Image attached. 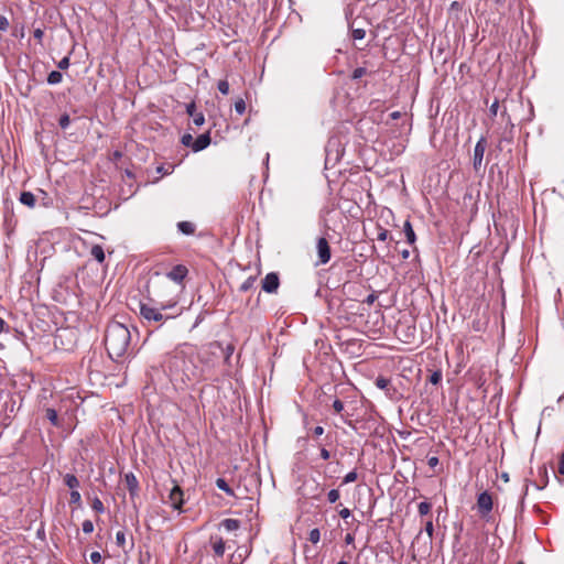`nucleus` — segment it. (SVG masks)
<instances>
[{
  "mask_svg": "<svg viewBox=\"0 0 564 564\" xmlns=\"http://www.w3.org/2000/svg\"><path fill=\"white\" fill-rule=\"evenodd\" d=\"M188 270L183 264L173 267L171 271L166 273V279L174 282H164L161 284L160 290L156 293L159 300H162V308H173L178 303V296L184 289L183 281L186 278Z\"/></svg>",
  "mask_w": 564,
  "mask_h": 564,
  "instance_id": "f257e3e1",
  "label": "nucleus"
},
{
  "mask_svg": "<svg viewBox=\"0 0 564 564\" xmlns=\"http://www.w3.org/2000/svg\"><path fill=\"white\" fill-rule=\"evenodd\" d=\"M131 334L127 326L112 322L107 326L105 334V346L109 357L118 361L123 357L130 346Z\"/></svg>",
  "mask_w": 564,
  "mask_h": 564,
  "instance_id": "f03ea898",
  "label": "nucleus"
},
{
  "mask_svg": "<svg viewBox=\"0 0 564 564\" xmlns=\"http://www.w3.org/2000/svg\"><path fill=\"white\" fill-rule=\"evenodd\" d=\"M162 369L171 379L185 381L191 380L194 376V367L192 360L187 357L183 349L176 348L164 356L161 364Z\"/></svg>",
  "mask_w": 564,
  "mask_h": 564,
  "instance_id": "7ed1b4c3",
  "label": "nucleus"
},
{
  "mask_svg": "<svg viewBox=\"0 0 564 564\" xmlns=\"http://www.w3.org/2000/svg\"><path fill=\"white\" fill-rule=\"evenodd\" d=\"M159 304H160V307H152L148 304L141 303L140 304V315L149 322H151V321L162 322L164 319L172 318L173 316H164L162 314V312H161L163 310L162 308V300H160Z\"/></svg>",
  "mask_w": 564,
  "mask_h": 564,
  "instance_id": "20e7f679",
  "label": "nucleus"
},
{
  "mask_svg": "<svg viewBox=\"0 0 564 564\" xmlns=\"http://www.w3.org/2000/svg\"><path fill=\"white\" fill-rule=\"evenodd\" d=\"M316 251H317V257H318V261L316 262V265L326 264L329 262V260L332 258V251H330V246L326 238L321 237L317 239Z\"/></svg>",
  "mask_w": 564,
  "mask_h": 564,
  "instance_id": "39448f33",
  "label": "nucleus"
},
{
  "mask_svg": "<svg viewBox=\"0 0 564 564\" xmlns=\"http://www.w3.org/2000/svg\"><path fill=\"white\" fill-rule=\"evenodd\" d=\"M492 497L488 491H482L477 497V507L481 517H486L492 510Z\"/></svg>",
  "mask_w": 564,
  "mask_h": 564,
  "instance_id": "423d86ee",
  "label": "nucleus"
},
{
  "mask_svg": "<svg viewBox=\"0 0 564 564\" xmlns=\"http://www.w3.org/2000/svg\"><path fill=\"white\" fill-rule=\"evenodd\" d=\"M487 142L485 138H480L474 149L473 165L475 171H479L482 165V159L486 151Z\"/></svg>",
  "mask_w": 564,
  "mask_h": 564,
  "instance_id": "0eeeda50",
  "label": "nucleus"
},
{
  "mask_svg": "<svg viewBox=\"0 0 564 564\" xmlns=\"http://www.w3.org/2000/svg\"><path fill=\"white\" fill-rule=\"evenodd\" d=\"M280 286V279L278 273H268L261 282V288L267 293H275Z\"/></svg>",
  "mask_w": 564,
  "mask_h": 564,
  "instance_id": "6e6552de",
  "label": "nucleus"
},
{
  "mask_svg": "<svg viewBox=\"0 0 564 564\" xmlns=\"http://www.w3.org/2000/svg\"><path fill=\"white\" fill-rule=\"evenodd\" d=\"M170 501L174 509L180 510L183 505V490L180 486H174L170 491Z\"/></svg>",
  "mask_w": 564,
  "mask_h": 564,
  "instance_id": "1a4fd4ad",
  "label": "nucleus"
},
{
  "mask_svg": "<svg viewBox=\"0 0 564 564\" xmlns=\"http://www.w3.org/2000/svg\"><path fill=\"white\" fill-rule=\"evenodd\" d=\"M124 482L127 485L131 498L133 499L135 496H138L139 492V481L137 477L134 476L133 473H128L124 475Z\"/></svg>",
  "mask_w": 564,
  "mask_h": 564,
  "instance_id": "9d476101",
  "label": "nucleus"
},
{
  "mask_svg": "<svg viewBox=\"0 0 564 564\" xmlns=\"http://www.w3.org/2000/svg\"><path fill=\"white\" fill-rule=\"evenodd\" d=\"M186 112L195 126L199 127L205 122L204 113L199 108H186Z\"/></svg>",
  "mask_w": 564,
  "mask_h": 564,
  "instance_id": "9b49d317",
  "label": "nucleus"
},
{
  "mask_svg": "<svg viewBox=\"0 0 564 564\" xmlns=\"http://www.w3.org/2000/svg\"><path fill=\"white\" fill-rule=\"evenodd\" d=\"M210 143V137L208 134L198 135L192 145L193 151L198 152L207 148Z\"/></svg>",
  "mask_w": 564,
  "mask_h": 564,
  "instance_id": "f8f14e48",
  "label": "nucleus"
},
{
  "mask_svg": "<svg viewBox=\"0 0 564 564\" xmlns=\"http://www.w3.org/2000/svg\"><path fill=\"white\" fill-rule=\"evenodd\" d=\"M212 546L216 556L221 557L225 553V541L221 538H212Z\"/></svg>",
  "mask_w": 564,
  "mask_h": 564,
  "instance_id": "ddd939ff",
  "label": "nucleus"
},
{
  "mask_svg": "<svg viewBox=\"0 0 564 564\" xmlns=\"http://www.w3.org/2000/svg\"><path fill=\"white\" fill-rule=\"evenodd\" d=\"M403 231H404L408 243L413 245L416 241V236H415V232L412 228L410 220H405V223L403 225Z\"/></svg>",
  "mask_w": 564,
  "mask_h": 564,
  "instance_id": "4468645a",
  "label": "nucleus"
},
{
  "mask_svg": "<svg viewBox=\"0 0 564 564\" xmlns=\"http://www.w3.org/2000/svg\"><path fill=\"white\" fill-rule=\"evenodd\" d=\"M21 204L32 208L35 206V196L31 192H22L20 195Z\"/></svg>",
  "mask_w": 564,
  "mask_h": 564,
  "instance_id": "2eb2a0df",
  "label": "nucleus"
},
{
  "mask_svg": "<svg viewBox=\"0 0 564 564\" xmlns=\"http://www.w3.org/2000/svg\"><path fill=\"white\" fill-rule=\"evenodd\" d=\"M177 228H178V230L182 234L187 235V236L193 235L195 232V229H196V227H195V225L193 223L185 221V220L184 221H180L177 224Z\"/></svg>",
  "mask_w": 564,
  "mask_h": 564,
  "instance_id": "dca6fc26",
  "label": "nucleus"
},
{
  "mask_svg": "<svg viewBox=\"0 0 564 564\" xmlns=\"http://www.w3.org/2000/svg\"><path fill=\"white\" fill-rule=\"evenodd\" d=\"M90 254L99 263H102L105 261V251L102 247L99 245H95L91 247Z\"/></svg>",
  "mask_w": 564,
  "mask_h": 564,
  "instance_id": "f3484780",
  "label": "nucleus"
},
{
  "mask_svg": "<svg viewBox=\"0 0 564 564\" xmlns=\"http://www.w3.org/2000/svg\"><path fill=\"white\" fill-rule=\"evenodd\" d=\"M64 484L72 490H76L79 487V480L73 474H66L64 476Z\"/></svg>",
  "mask_w": 564,
  "mask_h": 564,
  "instance_id": "a211bd4d",
  "label": "nucleus"
},
{
  "mask_svg": "<svg viewBox=\"0 0 564 564\" xmlns=\"http://www.w3.org/2000/svg\"><path fill=\"white\" fill-rule=\"evenodd\" d=\"M221 527L227 531H235L240 527V521L237 519H225L221 521Z\"/></svg>",
  "mask_w": 564,
  "mask_h": 564,
  "instance_id": "6ab92c4d",
  "label": "nucleus"
},
{
  "mask_svg": "<svg viewBox=\"0 0 564 564\" xmlns=\"http://www.w3.org/2000/svg\"><path fill=\"white\" fill-rule=\"evenodd\" d=\"M216 486L220 490L225 491L228 496H230V497L235 496L234 490L229 487V485L227 484V481L224 478H217Z\"/></svg>",
  "mask_w": 564,
  "mask_h": 564,
  "instance_id": "aec40b11",
  "label": "nucleus"
},
{
  "mask_svg": "<svg viewBox=\"0 0 564 564\" xmlns=\"http://www.w3.org/2000/svg\"><path fill=\"white\" fill-rule=\"evenodd\" d=\"M45 416L52 423V425L59 426L57 412L54 409L47 408L45 411Z\"/></svg>",
  "mask_w": 564,
  "mask_h": 564,
  "instance_id": "412c9836",
  "label": "nucleus"
},
{
  "mask_svg": "<svg viewBox=\"0 0 564 564\" xmlns=\"http://www.w3.org/2000/svg\"><path fill=\"white\" fill-rule=\"evenodd\" d=\"M62 79H63V74L59 70H52L47 75V83L50 85H56V84L61 83Z\"/></svg>",
  "mask_w": 564,
  "mask_h": 564,
  "instance_id": "4be33fe9",
  "label": "nucleus"
},
{
  "mask_svg": "<svg viewBox=\"0 0 564 564\" xmlns=\"http://www.w3.org/2000/svg\"><path fill=\"white\" fill-rule=\"evenodd\" d=\"M432 505L427 501H422L417 506V511L421 516H426L427 513H430Z\"/></svg>",
  "mask_w": 564,
  "mask_h": 564,
  "instance_id": "5701e85b",
  "label": "nucleus"
},
{
  "mask_svg": "<svg viewBox=\"0 0 564 564\" xmlns=\"http://www.w3.org/2000/svg\"><path fill=\"white\" fill-rule=\"evenodd\" d=\"M217 88L219 93H221L223 95H228L230 93V85L226 79L219 80L217 84Z\"/></svg>",
  "mask_w": 564,
  "mask_h": 564,
  "instance_id": "b1692460",
  "label": "nucleus"
},
{
  "mask_svg": "<svg viewBox=\"0 0 564 564\" xmlns=\"http://www.w3.org/2000/svg\"><path fill=\"white\" fill-rule=\"evenodd\" d=\"M256 282V276H249L240 286L239 291L247 292L249 291Z\"/></svg>",
  "mask_w": 564,
  "mask_h": 564,
  "instance_id": "393cba45",
  "label": "nucleus"
},
{
  "mask_svg": "<svg viewBox=\"0 0 564 564\" xmlns=\"http://www.w3.org/2000/svg\"><path fill=\"white\" fill-rule=\"evenodd\" d=\"M368 74V70L366 67H357L350 75V78L352 80H357L359 78H361L362 76L367 75Z\"/></svg>",
  "mask_w": 564,
  "mask_h": 564,
  "instance_id": "a878e982",
  "label": "nucleus"
},
{
  "mask_svg": "<svg viewBox=\"0 0 564 564\" xmlns=\"http://www.w3.org/2000/svg\"><path fill=\"white\" fill-rule=\"evenodd\" d=\"M376 386L377 388L381 389V390H386L388 389V387L390 386V380L382 377V376H379L377 379H376Z\"/></svg>",
  "mask_w": 564,
  "mask_h": 564,
  "instance_id": "bb28decb",
  "label": "nucleus"
},
{
  "mask_svg": "<svg viewBox=\"0 0 564 564\" xmlns=\"http://www.w3.org/2000/svg\"><path fill=\"white\" fill-rule=\"evenodd\" d=\"M308 540L313 543V544H316L319 542L321 540V532L317 528L315 529H312L308 533Z\"/></svg>",
  "mask_w": 564,
  "mask_h": 564,
  "instance_id": "cd10ccee",
  "label": "nucleus"
},
{
  "mask_svg": "<svg viewBox=\"0 0 564 564\" xmlns=\"http://www.w3.org/2000/svg\"><path fill=\"white\" fill-rule=\"evenodd\" d=\"M91 508L98 513H102L105 511L104 503L99 498H95L93 500Z\"/></svg>",
  "mask_w": 564,
  "mask_h": 564,
  "instance_id": "c85d7f7f",
  "label": "nucleus"
},
{
  "mask_svg": "<svg viewBox=\"0 0 564 564\" xmlns=\"http://www.w3.org/2000/svg\"><path fill=\"white\" fill-rule=\"evenodd\" d=\"M358 478V474L356 470H352L350 473H348L344 479H343V485H346V484H350V482H354L356 481Z\"/></svg>",
  "mask_w": 564,
  "mask_h": 564,
  "instance_id": "c756f323",
  "label": "nucleus"
},
{
  "mask_svg": "<svg viewBox=\"0 0 564 564\" xmlns=\"http://www.w3.org/2000/svg\"><path fill=\"white\" fill-rule=\"evenodd\" d=\"M351 36L354 40H362L366 36V31L364 29H354Z\"/></svg>",
  "mask_w": 564,
  "mask_h": 564,
  "instance_id": "7c9ffc66",
  "label": "nucleus"
},
{
  "mask_svg": "<svg viewBox=\"0 0 564 564\" xmlns=\"http://www.w3.org/2000/svg\"><path fill=\"white\" fill-rule=\"evenodd\" d=\"M80 501H82V496H80L79 491L77 489L72 490L70 491V503L79 505Z\"/></svg>",
  "mask_w": 564,
  "mask_h": 564,
  "instance_id": "2f4dec72",
  "label": "nucleus"
},
{
  "mask_svg": "<svg viewBox=\"0 0 564 564\" xmlns=\"http://www.w3.org/2000/svg\"><path fill=\"white\" fill-rule=\"evenodd\" d=\"M116 542L118 546L123 547L126 544V534L123 531H118L116 534Z\"/></svg>",
  "mask_w": 564,
  "mask_h": 564,
  "instance_id": "473e14b6",
  "label": "nucleus"
},
{
  "mask_svg": "<svg viewBox=\"0 0 564 564\" xmlns=\"http://www.w3.org/2000/svg\"><path fill=\"white\" fill-rule=\"evenodd\" d=\"M442 380V372L440 370L437 371H434L431 376H430V382L432 384H437L440 383Z\"/></svg>",
  "mask_w": 564,
  "mask_h": 564,
  "instance_id": "72a5a7b5",
  "label": "nucleus"
},
{
  "mask_svg": "<svg viewBox=\"0 0 564 564\" xmlns=\"http://www.w3.org/2000/svg\"><path fill=\"white\" fill-rule=\"evenodd\" d=\"M181 142L185 145V147H191L193 145V142H194V138L192 137V134L189 133H185L182 135V139H181Z\"/></svg>",
  "mask_w": 564,
  "mask_h": 564,
  "instance_id": "f704fd0d",
  "label": "nucleus"
},
{
  "mask_svg": "<svg viewBox=\"0 0 564 564\" xmlns=\"http://www.w3.org/2000/svg\"><path fill=\"white\" fill-rule=\"evenodd\" d=\"M84 533H91L94 531V523L90 520H85L82 524Z\"/></svg>",
  "mask_w": 564,
  "mask_h": 564,
  "instance_id": "c9c22d12",
  "label": "nucleus"
},
{
  "mask_svg": "<svg viewBox=\"0 0 564 564\" xmlns=\"http://www.w3.org/2000/svg\"><path fill=\"white\" fill-rule=\"evenodd\" d=\"M69 122L70 118L67 113L62 115L58 121L62 129H66L69 126Z\"/></svg>",
  "mask_w": 564,
  "mask_h": 564,
  "instance_id": "e433bc0d",
  "label": "nucleus"
},
{
  "mask_svg": "<svg viewBox=\"0 0 564 564\" xmlns=\"http://www.w3.org/2000/svg\"><path fill=\"white\" fill-rule=\"evenodd\" d=\"M327 498L330 503L336 502L339 499V491L337 489H332L328 492Z\"/></svg>",
  "mask_w": 564,
  "mask_h": 564,
  "instance_id": "4c0bfd02",
  "label": "nucleus"
},
{
  "mask_svg": "<svg viewBox=\"0 0 564 564\" xmlns=\"http://www.w3.org/2000/svg\"><path fill=\"white\" fill-rule=\"evenodd\" d=\"M389 231L382 227L379 228L377 240L379 241H386L388 238Z\"/></svg>",
  "mask_w": 564,
  "mask_h": 564,
  "instance_id": "58836bf2",
  "label": "nucleus"
},
{
  "mask_svg": "<svg viewBox=\"0 0 564 564\" xmlns=\"http://www.w3.org/2000/svg\"><path fill=\"white\" fill-rule=\"evenodd\" d=\"M33 36H34L35 40H37V42L40 44H42V40H43V36H44L43 29H41V28L35 29L34 32H33Z\"/></svg>",
  "mask_w": 564,
  "mask_h": 564,
  "instance_id": "ea45409f",
  "label": "nucleus"
},
{
  "mask_svg": "<svg viewBox=\"0 0 564 564\" xmlns=\"http://www.w3.org/2000/svg\"><path fill=\"white\" fill-rule=\"evenodd\" d=\"M69 66V56H65L63 57L58 63H57V67L59 69H66L68 68Z\"/></svg>",
  "mask_w": 564,
  "mask_h": 564,
  "instance_id": "a19ab883",
  "label": "nucleus"
},
{
  "mask_svg": "<svg viewBox=\"0 0 564 564\" xmlns=\"http://www.w3.org/2000/svg\"><path fill=\"white\" fill-rule=\"evenodd\" d=\"M90 561L94 563V564H99L101 563L102 561V557H101V554L97 551L93 552L90 554Z\"/></svg>",
  "mask_w": 564,
  "mask_h": 564,
  "instance_id": "79ce46f5",
  "label": "nucleus"
},
{
  "mask_svg": "<svg viewBox=\"0 0 564 564\" xmlns=\"http://www.w3.org/2000/svg\"><path fill=\"white\" fill-rule=\"evenodd\" d=\"M9 25V20L4 15L0 14V31H7Z\"/></svg>",
  "mask_w": 564,
  "mask_h": 564,
  "instance_id": "37998d69",
  "label": "nucleus"
},
{
  "mask_svg": "<svg viewBox=\"0 0 564 564\" xmlns=\"http://www.w3.org/2000/svg\"><path fill=\"white\" fill-rule=\"evenodd\" d=\"M425 531H426L427 535L430 536V539H432L433 532H434V527H433V522L431 520H429L425 523Z\"/></svg>",
  "mask_w": 564,
  "mask_h": 564,
  "instance_id": "c03bdc74",
  "label": "nucleus"
},
{
  "mask_svg": "<svg viewBox=\"0 0 564 564\" xmlns=\"http://www.w3.org/2000/svg\"><path fill=\"white\" fill-rule=\"evenodd\" d=\"M333 408L337 413H339L344 410V403L339 399H336L333 403Z\"/></svg>",
  "mask_w": 564,
  "mask_h": 564,
  "instance_id": "a18cd8bd",
  "label": "nucleus"
},
{
  "mask_svg": "<svg viewBox=\"0 0 564 564\" xmlns=\"http://www.w3.org/2000/svg\"><path fill=\"white\" fill-rule=\"evenodd\" d=\"M557 471L558 474L564 475V453L560 455Z\"/></svg>",
  "mask_w": 564,
  "mask_h": 564,
  "instance_id": "49530a36",
  "label": "nucleus"
},
{
  "mask_svg": "<svg viewBox=\"0 0 564 564\" xmlns=\"http://www.w3.org/2000/svg\"><path fill=\"white\" fill-rule=\"evenodd\" d=\"M440 463L438 458L436 456H431L429 457L427 459V464L430 467L434 468L435 466H437Z\"/></svg>",
  "mask_w": 564,
  "mask_h": 564,
  "instance_id": "de8ad7c7",
  "label": "nucleus"
},
{
  "mask_svg": "<svg viewBox=\"0 0 564 564\" xmlns=\"http://www.w3.org/2000/svg\"><path fill=\"white\" fill-rule=\"evenodd\" d=\"M376 300H377V295L375 293H371L366 297L365 303H367L368 305H371L375 303Z\"/></svg>",
  "mask_w": 564,
  "mask_h": 564,
  "instance_id": "09e8293b",
  "label": "nucleus"
},
{
  "mask_svg": "<svg viewBox=\"0 0 564 564\" xmlns=\"http://www.w3.org/2000/svg\"><path fill=\"white\" fill-rule=\"evenodd\" d=\"M339 516L343 518V519H347L350 517V510L347 509V508H344L339 511Z\"/></svg>",
  "mask_w": 564,
  "mask_h": 564,
  "instance_id": "8fccbe9b",
  "label": "nucleus"
},
{
  "mask_svg": "<svg viewBox=\"0 0 564 564\" xmlns=\"http://www.w3.org/2000/svg\"><path fill=\"white\" fill-rule=\"evenodd\" d=\"M13 36H17V37H24V28L21 26L19 30L15 29L14 32H13Z\"/></svg>",
  "mask_w": 564,
  "mask_h": 564,
  "instance_id": "3c124183",
  "label": "nucleus"
},
{
  "mask_svg": "<svg viewBox=\"0 0 564 564\" xmlns=\"http://www.w3.org/2000/svg\"><path fill=\"white\" fill-rule=\"evenodd\" d=\"M321 457L325 460H327L329 457H330V453L329 451H327L326 448H322L321 449Z\"/></svg>",
  "mask_w": 564,
  "mask_h": 564,
  "instance_id": "603ef678",
  "label": "nucleus"
},
{
  "mask_svg": "<svg viewBox=\"0 0 564 564\" xmlns=\"http://www.w3.org/2000/svg\"><path fill=\"white\" fill-rule=\"evenodd\" d=\"M232 106H246V102H245V100L240 96H238L234 100Z\"/></svg>",
  "mask_w": 564,
  "mask_h": 564,
  "instance_id": "864d4df0",
  "label": "nucleus"
},
{
  "mask_svg": "<svg viewBox=\"0 0 564 564\" xmlns=\"http://www.w3.org/2000/svg\"><path fill=\"white\" fill-rule=\"evenodd\" d=\"M402 116H406V112L402 113L401 111H394L390 115V118L395 120V119H399L400 117Z\"/></svg>",
  "mask_w": 564,
  "mask_h": 564,
  "instance_id": "5fc2aeb1",
  "label": "nucleus"
},
{
  "mask_svg": "<svg viewBox=\"0 0 564 564\" xmlns=\"http://www.w3.org/2000/svg\"><path fill=\"white\" fill-rule=\"evenodd\" d=\"M324 433V429L322 426H316L314 430H313V434L315 436H321L322 434Z\"/></svg>",
  "mask_w": 564,
  "mask_h": 564,
  "instance_id": "6e6d98bb",
  "label": "nucleus"
},
{
  "mask_svg": "<svg viewBox=\"0 0 564 564\" xmlns=\"http://www.w3.org/2000/svg\"><path fill=\"white\" fill-rule=\"evenodd\" d=\"M8 329V325L2 317H0V333Z\"/></svg>",
  "mask_w": 564,
  "mask_h": 564,
  "instance_id": "4d7b16f0",
  "label": "nucleus"
},
{
  "mask_svg": "<svg viewBox=\"0 0 564 564\" xmlns=\"http://www.w3.org/2000/svg\"><path fill=\"white\" fill-rule=\"evenodd\" d=\"M354 540H355V538L352 534H350V533L346 534V536H345L346 544H351L354 542Z\"/></svg>",
  "mask_w": 564,
  "mask_h": 564,
  "instance_id": "13d9d810",
  "label": "nucleus"
},
{
  "mask_svg": "<svg viewBox=\"0 0 564 564\" xmlns=\"http://www.w3.org/2000/svg\"><path fill=\"white\" fill-rule=\"evenodd\" d=\"M235 109H236V111H237L240 116H242V115L245 113V111H246V109H247V108H235Z\"/></svg>",
  "mask_w": 564,
  "mask_h": 564,
  "instance_id": "bf43d9fd",
  "label": "nucleus"
},
{
  "mask_svg": "<svg viewBox=\"0 0 564 564\" xmlns=\"http://www.w3.org/2000/svg\"><path fill=\"white\" fill-rule=\"evenodd\" d=\"M490 112H491L490 115H491L492 117L497 116V113H498V108H490Z\"/></svg>",
  "mask_w": 564,
  "mask_h": 564,
  "instance_id": "052dcab7",
  "label": "nucleus"
},
{
  "mask_svg": "<svg viewBox=\"0 0 564 564\" xmlns=\"http://www.w3.org/2000/svg\"><path fill=\"white\" fill-rule=\"evenodd\" d=\"M409 254H410V253H409V251H408V250H404V251L402 252V257H403V259L409 258Z\"/></svg>",
  "mask_w": 564,
  "mask_h": 564,
  "instance_id": "680f3d73",
  "label": "nucleus"
},
{
  "mask_svg": "<svg viewBox=\"0 0 564 564\" xmlns=\"http://www.w3.org/2000/svg\"><path fill=\"white\" fill-rule=\"evenodd\" d=\"M158 172H159V173H164V169H163V166H159V167H158ZM167 173H169V172H165V174H167Z\"/></svg>",
  "mask_w": 564,
  "mask_h": 564,
  "instance_id": "e2e57ef3",
  "label": "nucleus"
},
{
  "mask_svg": "<svg viewBox=\"0 0 564 564\" xmlns=\"http://www.w3.org/2000/svg\"><path fill=\"white\" fill-rule=\"evenodd\" d=\"M184 106H191V107H194V106H196V105H195V102H194V101H191V102H188V104H185Z\"/></svg>",
  "mask_w": 564,
  "mask_h": 564,
  "instance_id": "0e129e2a",
  "label": "nucleus"
},
{
  "mask_svg": "<svg viewBox=\"0 0 564 564\" xmlns=\"http://www.w3.org/2000/svg\"><path fill=\"white\" fill-rule=\"evenodd\" d=\"M491 106H492V107L499 106L498 100H495V101L492 102V105H491Z\"/></svg>",
  "mask_w": 564,
  "mask_h": 564,
  "instance_id": "69168bd1",
  "label": "nucleus"
},
{
  "mask_svg": "<svg viewBox=\"0 0 564 564\" xmlns=\"http://www.w3.org/2000/svg\"><path fill=\"white\" fill-rule=\"evenodd\" d=\"M564 399V393L558 398L557 402H561Z\"/></svg>",
  "mask_w": 564,
  "mask_h": 564,
  "instance_id": "338daca9",
  "label": "nucleus"
},
{
  "mask_svg": "<svg viewBox=\"0 0 564 564\" xmlns=\"http://www.w3.org/2000/svg\"><path fill=\"white\" fill-rule=\"evenodd\" d=\"M337 564H348L346 561H339Z\"/></svg>",
  "mask_w": 564,
  "mask_h": 564,
  "instance_id": "774afa93",
  "label": "nucleus"
}]
</instances>
